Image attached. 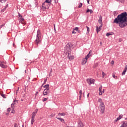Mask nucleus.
Masks as SVG:
<instances>
[{"label": "nucleus", "mask_w": 127, "mask_h": 127, "mask_svg": "<svg viewBox=\"0 0 127 127\" xmlns=\"http://www.w3.org/2000/svg\"><path fill=\"white\" fill-rule=\"evenodd\" d=\"M54 30H55V32H56V28H55V24H54Z\"/></svg>", "instance_id": "obj_43"}, {"label": "nucleus", "mask_w": 127, "mask_h": 127, "mask_svg": "<svg viewBox=\"0 0 127 127\" xmlns=\"http://www.w3.org/2000/svg\"><path fill=\"white\" fill-rule=\"evenodd\" d=\"M46 82H47V79H46L44 80V83H43L42 86H43V85H44L45 84H46Z\"/></svg>", "instance_id": "obj_34"}, {"label": "nucleus", "mask_w": 127, "mask_h": 127, "mask_svg": "<svg viewBox=\"0 0 127 127\" xmlns=\"http://www.w3.org/2000/svg\"><path fill=\"white\" fill-rule=\"evenodd\" d=\"M87 3H89V2H90V0H87Z\"/></svg>", "instance_id": "obj_46"}, {"label": "nucleus", "mask_w": 127, "mask_h": 127, "mask_svg": "<svg viewBox=\"0 0 127 127\" xmlns=\"http://www.w3.org/2000/svg\"><path fill=\"white\" fill-rule=\"evenodd\" d=\"M120 127H127V122H124Z\"/></svg>", "instance_id": "obj_17"}, {"label": "nucleus", "mask_w": 127, "mask_h": 127, "mask_svg": "<svg viewBox=\"0 0 127 127\" xmlns=\"http://www.w3.org/2000/svg\"><path fill=\"white\" fill-rule=\"evenodd\" d=\"M123 71H124L125 72H127V65H126L125 66V68H124Z\"/></svg>", "instance_id": "obj_33"}, {"label": "nucleus", "mask_w": 127, "mask_h": 127, "mask_svg": "<svg viewBox=\"0 0 127 127\" xmlns=\"http://www.w3.org/2000/svg\"><path fill=\"white\" fill-rule=\"evenodd\" d=\"M37 112H38V109H35V111L33 112L31 114V125H33L34 122H35V116L37 114Z\"/></svg>", "instance_id": "obj_4"}, {"label": "nucleus", "mask_w": 127, "mask_h": 127, "mask_svg": "<svg viewBox=\"0 0 127 127\" xmlns=\"http://www.w3.org/2000/svg\"><path fill=\"white\" fill-rule=\"evenodd\" d=\"M7 112H10V108H8L7 109Z\"/></svg>", "instance_id": "obj_44"}, {"label": "nucleus", "mask_w": 127, "mask_h": 127, "mask_svg": "<svg viewBox=\"0 0 127 127\" xmlns=\"http://www.w3.org/2000/svg\"><path fill=\"white\" fill-rule=\"evenodd\" d=\"M91 53H92L91 50L89 51L88 54L87 55V56L85 57L84 59H86V60H88V59H89V58H90V57L91 56Z\"/></svg>", "instance_id": "obj_9"}, {"label": "nucleus", "mask_w": 127, "mask_h": 127, "mask_svg": "<svg viewBox=\"0 0 127 127\" xmlns=\"http://www.w3.org/2000/svg\"><path fill=\"white\" fill-rule=\"evenodd\" d=\"M21 101H23V100H22H22H21Z\"/></svg>", "instance_id": "obj_58"}, {"label": "nucleus", "mask_w": 127, "mask_h": 127, "mask_svg": "<svg viewBox=\"0 0 127 127\" xmlns=\"http://www.w3.org/2000/svg\"><path fill=\"white\" fill-rule=\"evenodd\" d=\"M99 92L100 96H102V95H103V93H105V89H103V91H102V85L99 87Z\"/></svg>", "instance_id": "obj_8"}, {"label": "nucleus", "mask_w": 127, "mask_h": 127, "mask_svg": "<svg viewBox=\"0 0 127 127\" xmlns=\"http://www.w3.org/2000/svg\"><path fill=\"white\" fill-rule=\"evenodd\" d=\"M98 102L100 103L99 108L100 109L101 113L104 114V113H105V104L104 103V102L102 101L101 98L98 99Z\"/></svg>", "instance_id": "obj_3"}, {"label": "nucleus", "mask_w": 127, "mask_h": 127, "mask_svg": "<svg viewBox=\"0 0 127 127\" xmlns=\"http://www.w3.org/2000/svg\"><path fill=\"white\" fill-rule=\"evenodd\" d=\"M18 16L19 17H20V16H22V15H21L20 13H18Z\"/></svg>", "instance_id": "obj_45"}, {"label": "nucleus", "mask_w": 127, "mask_h": 127, "mask_svg": "<svg viewBox=\"0 0 127 127\" xmlns=\"http://www.w3.org/2000/svg\"><path fill=\"white\" fill-rule=\"evenodd\" d=\"M47 101V98H45L42 100V102H46Z\"/></svg>", "instance_id": "obj_37"}, {"label": "nucleus", "mask_w": 127, "mask_h": 127, "mask_svg": "<svg viewBox=\"0 0 127 127\" xmlns=\"http://www.w3.org/2000/svg\"><path fill=\"white\" fill-rule=\"evenodd\" d=\"M116 1H119V2H121L122 3H123L124 1H125V0H116Z\"/></svg>", "instance_id": "obj_27"}, {"label": "nucleus", "mask_w": 127, "mask_h": 127, "mask_svg": "<svg viewBox=\"0 0 127 127\" xmlns=\"http://www.w3.org/2000/svg\"><path fill=\"white\" fill-rule=\"evenodd\" d=\"M18 91V89L16 90V94H17V92Z\"/></svg>", "instance_id": "obj_52"}, {"label": "nucleus", "mask_w": 127, "mask_h": 127, "mask_svg": "<svg viewBox=\"0 0 127 127\" xmlns=\"http://www.w3.org/2000/svg\"><path fill=\"white\" fill-rule=\"evenodd\" d=\"M123 118V115H120L117 118V119L115 120V122H118V121H120L121 119Z\"/></svg>", "instance_id": "obj_18"}, {"label": "nucleus", "mask_w": 127, "mask_h": 127, "mask_svg": "<svg viewBox=\"0 0 127 127\" xmlns=\"http://www.w3.org/2000/svg\"><path fill=\"white\" fill-rule=\"evenodd\" d=\"M0 64H6V62L2 61H0Z\"/></svg>", "instance_id": "obj_28"}, {"label": "nucleus", "mask_w": 127, "mask_h": 127, "mask_svg": "<svg viewBox=\"0 0 127 127\" xmlns=\"http://www.w3.org/2000/svg\"><path fill=\"white\" fill-rule=\"evenodd\" d=\"M87 63V60L86 59H83L82 60V65H85Z\"/></svg>", "instance_id": "obj_19"}, {"label": "nucleus", "mask_w": 127, "mask_h": 127, "mask_svg": "<svg viewBox=\"0 0 127 127\" xmlns=\"http://www.w3.org/2000/svg\"><path fill=\"white\" fill-rule=\"evenodd\" d=\"M91 53H92L91 50L89 51L88 54L87 55V56L85 57L84 59H86V60H88V59H89V58H90V57L91 56Z\"/></svg>", "instance_id": "obj_10"}, {"label": "nucleus", "mask_w": 127, "mask_h": 127, "mask_svg": "<svg viewBox=\"0 0 127 127\" xmlns=\"http://www.w3.org/2000/svg\"><path fill=\"white\" fill-rule=\"evenodd\" d=\"M57 3V2H56V0H51L50 4H52V5H54V4H56Z\"/></svg>", "instance_id": "obj_16"}, {"label": "nucleus", "mask_w": 127, "mask_h": 127, "mask_svg": "<svg viewBox=\"0 0 127 127\" xmlns=\"http://www.w3.org/2000/svg\"><path fill=\"white\" fill-rule=\"evenodd\" d=\"M51 75H52V74L50 73V72L49 76H51Z\"/></svg>", "instance_id": "obj_54"}, {"label": "nucleus", "mask_w": 127, "mask_h": 127, "mask_svg": "<svg viewBox=\"0 0 127 127\" xmlns=\"http://www.w3.org/2000/svg\"><path fill=\"white\" fill-rule=\"evenodd\" d=\"M37 94H38V92L36 93V95H37Z\"/></svg>", "instance_id": "obj_55"}, {"label": "nucleus", "mask_w": 127, "mask_h": 127, "mask_svg": "<svg viewBox=\"0 0 127 127\" xmlns=\"http://www.w3.org/2000/svg\"><path fill=\"white\" fill-rule=\"evenodd\" d=\"M49 92H50L49 88L45 89L43 91V94L44 96H47V95H48V94H49Z\"/></svg>", "instance_id": "obj_7"}, {"label": "nucleus", "mask_w": 127, "mask_h": 127, "mask_svg": "<svg viewBox=\"0 0 127 127\" xmlns=\"http://www.w3.org/2000/svg\"><path fill=\"white\" fill-rule=\"evenodd\" d=\"M6 9V7H4L3 9L1 10V12H3V11H4V10H5Z\"/></svg>", "instance_id": "obj_35"}, {"label": "nucleus", "mask_w": 127, "mask_h": 127, "mask_svg": "<svg viewBox=\"0 0 127 127\" xmlns=\"http://www.w3.org/2000/svg\"><path fill=\"white\" fill-rule=\"evenodd\" d=\"M70 45H71V44H67L66 45V47H67V48H68V49H70Z\"/></svg>", "instance_id": "obj_30"}, {"label": "nucleus", "mask_w": 127, "mask_h": 127, "mask_svg": "<svg viewBox=\"0 0 127 127\" xmlns=\"http://www.w3.org/2000/svg\"><path fill=\"white\" fill-rule=\"evenodd\" d=\"M14 127H18V126H17V124H15Z\"/></svg>", "instance_id": "obj_42"}, {"label": "nucleus", "mask_w": 127, "mask_h": 127, "mask_svg": "<svg viewBox=\"0 0 127 127\" xmlns=\"http://www.w3.org/2000/svg\"><path fill=\"white\" fill-rule=\"evenodd\" d=\"M125 120H127V118H126Z\"/></svg>", "instance_id": "obj_59"}, {"label": "nucleus", "mask_w": 127, "mask_h": 127, "mask_svg": "<svg viewBox=\"0 0 127 127\" xmlns=\"http://www.w3.org/2000/svg\"><path fill=\"white\" fill-rule=\"evenodd\" d=\"M7 6H8V4H7L6 6H5L6 8H7Z\"/></svg>", "instance_id": "obj_49"}, {"label": "nucleus", "mask_w": 127, "mask_h": 127, "mask_svg": "<svg viewBox=\"0 0 127 127\" xmlns=\"http://www.w3.org/2000/svg\"><path fill=\"white\" fill-rule=\"evenodd\" d=\"M113 34H114V33H113V32H111V33H107L106 34V36L109 37V36H110V35H113Z\"/></svg>", "instance_id": "obj_24"}, {"label": "nucleus", "mask_w": 127, "mask_h": 127, "mask_svg": "<svg viewBox=\"0 0 127 127\" xmlns=\"http://www.w3.org/2000/svg\"><path fill=\"white\" fill-rule=\"evenodd\" d=\"M102 18L101 16H100L98 20V22L99 23H100V24H101V25L103 26V22L102 21Z\"/></svg>", "instance_id": "obj_13"}, {"label": "nucleus", "mask_w": 127, "mask_h": 127, "mask_svg": "<svg viewBox=\"0 0 127 127\" xmlns=\"http://www.w3.org/2000/svg\"><path fill=\"white\" fill-rule=\"evenodd\" d=\"M1 97H2V98H3L4 99H6V97L5 95L4 94H1Z\"/></svg>", "instance_id": "obj_36"}, {"label": "nucleus", "mask_w": 127, "mask_h": 127, "mask_svg": "<svg viewBox=\"0 0 127 127\" xmlns=\"http://www.w3.org/2000/svg\"><path fill=\"white\" fill-rule=\"evenodd\" d=\"M89 95H90V93H88V94H87V98H89Z\"/></svg>", "instance_id": "obj_51"}, {"label": "nucleus", "mask_w": 127, "mask_h": 127, "mask_svg": "<svg viewBox=\"0 0 127 127\" xmlns=\"http://www.w3.org/2000/svg\"><path fill=\"white\" fill-rule=\"evenodd\" d=\"M0 28H1V26L0 25Z\"/></svg>", "instance_id": "obj_56"}, {"label": "nucleus", "mask_w": 127, "mask_h": 127, "mask_svg": "<svg viewBox=\"0 0 127 127\" xmlns=\"http://www.w3.org/2000/svg\"><path fill=\"white\" fill-rule=\"evenodd\" d=\"M57 120H59V121H60L62 122V123H63L64 122V119L61 118H57Z\"/></svg>", "instance_id": "obj_22"}, {"label": "nucleus", "mask_w": 127, "mask_h": 127, "mask_svg": "<svg viewBox=\"0 0 127 127\" xmlns=\"http://www.w3.org/2000/svg\"><path fill=\"white\" fill-rule=\"evenodd\" d=\"M13 46H14V43H13Z\"/></svg>", "instance_id": "obj_57"}, {"label": "nucleus", "mask_w": 127, "mask_h": 127, "mask_svg": "<svg viewBox=\"0 0 127 127\" xmlns=\"http://www.w3.org/2000/svg\"><path fill=\"white\" fill-rule=\"evenodd\" d=\"M0 26H1V27L4 26V24H2L1 25H0Z\"/></svg>", "instance_id": "obj_47"}, {"label": "nucleus", "mask_w": 127, "mask_h": 127, "mask_svg": "<svg viewBox=\"0 0 127 127\" xmlns=\"http://www.w3.org/2000/svg\"><path fill=\"white\" fill-rule=\"evenodd\" d=\"M111 64H114V61H112Z\"/></svg>", "instance_id": "obj_50"}, {"label": "nucleus", "mask_w": 127, "mask_h": 127, "mask_svg": "<svg viewBox=\"0 0 127 127\" xmlns=\"http://www.w3.org/2000/svg\"><path fill=\"white\" fill-rule=\"evenodd\" d=\"M103 26L101 25L99 27H98V26H96V32L97 33H99V31H101V27H102Z\"/></svg>", "instance_id": "obj_11"}, {"label": "nucleus", "mask_w": 127, "mask_h": 127, "mask_svg": "<svg viewBox=\"0 0 127 127\" xmlns=\"http://www.w3.org/2000/svg\"><path fill=\"white\" fill-rule=\"evenodd\" d=\"M82 5H83V4L82 3H80L78 6V8H80V7H82Z\"/></svg>", "instance_id": "obj_31"}, {"label": "nucleus", "mask_w": 127, "mask_h": 127, "mask_svg": "<svg viewBox=\"0 0 127 127\" xmlns=\"http://www.w3.org/2000/svg\"><path fill=\"white\" fill-rule=\"evenodd\" d=\"M86 28H87V33H89V32H90V28H89V27L86 26Z\"/></svg>", "instance_id": "obj_29"}, {"label": "nucleus", "mask_w": 127, "mask_h": 127, "mask_svg": "<svg viewBox=\"0 0 127 127\" xmlns=\"http://www.w3.org/2000/svg\"><path fill=\"white\" fill-rule=\"evenodd\" d=\"M79 100H81V98H82V90L79 91Z\"/></svg>", "instance_id": "obj_20"}, {"label": "nucleus", "mask_w": 127, "mask_h": 127, "mask_svg": "<svg viewBox=\"0 0 127 127\" xmlns=\"http://www.w3.org/2000/svg\"><path fill=\"white\" fill-rule=\"evenodd\" d=\"M72 33H76V32H74V31L72 32Z\"/></svg>", "instance_id": "obj_53"}, {"label": "nucleus", "mask_w": 127, "mask_h": 127, "mask_svg": "<svg viewBox=\"0 0 127 127\" xmlns=\"http://www.w3.org/2000/svg\"><path fill=\"white\" fill-rule=\"evenodd\" d=\"M52 72V68H51V70L50 71V74H51Z\"/></svg>", "instance_id": "obj_48"}, {"label": "nucleus", "mask_w": 127, "mask_h": 127, "mask_svg": "<svg viewBox=\"0 0 127 127\" xmlns=\"http://www.w3.org/2000/svg\"><path fill=\"white\" fill-rule=\"evenodd\" d=\"M68 57L69 60L70 61L73 60V59H74V56H71V55H70L69 54H68Z\"/></svg>", "instance_id": "obj_14"}, {"label": "nucleus", "mask_w": 127, "mask_h": 127, "mask_svg": "<svg viewBox=\"0 0 127 127\" xmlns=\"http://www.w3.org/2000/svg\"><path fill=\"white\" fill-rule=\"evenodd\" d=\"M44 88H46V89H49V84H46L44 86Z\"/></svg>", "instance_id": "obj_26"}, {"label": "nucleus", "mask_w": 127, "mask_h": 127, "mask_svg": "<svg viewBox=\"0 0 127 127\" xmlns=\"http://www.w3.org/2000/svg\"><path fill=\"white\" fill-rule=\"evenodd\" d=\"M15 102H16V100H15L14 101L13 103L11 104V107L12 109H13V106H14V105H15Z\"/></svg>", "instance_id": "obj_21"}, {"label": "nucleus", "mask_w": 127, "mask_h": 127, "mask_svg": "<svg viewBox=\"0 0 127 127\" xmlns=\"http://www.w3.org/2000/svg\"><path fill=\"white\" fill-rule=\"evenodd\" d=\"M62 116L63 117H64V116H66V114H65V113H59V116Z\"/></svg>", "instance_id": "obj_23"}, {"label": "nucleus", "mask_w": 127, "mask_h": 127, "mask_svg": "<svg viewBox=\"0 0 127 127\" xmlns=\"http://www.w3.org/2000/svg\"><path fill=\"white\" fill-rule=\"evenodd\" d=\"M113 22L119 24V26L121 28L126 27L127 26V12H124L118 15Z\"/></svg>", "instance_id": "obj_1"}, {"label": "nucleus", "mask_w": 127, "mask_h": 127, "mask_svg": "<svg viewBox=\"0 0 127 127\" xmlns=\"http://www.w3.org/2000/svg\"><path fill=\"white\" fill-rule=\"evenodd\" d=\"M122 76H124V75H126V71H123V72L122 73Z\"/></svg>", "instance_id": "obj_40"}, {"label": "nucleus", "mask_w": 127, "mask_h": 127, "mask_svg": "<svg viewBox=\"0 0 127 127\" xmlns=\"http://www.w3.org/2000/svg\"><path fill=\"white\" fill-rule=\"evenodd\" d=\"M74 30H76V31H78V30H79V28H78V27H75V28H74Z\"/></svg>", "instance_id": "obj_39"}, {"label": "nucleus", "mask_w": 127, "mask_h": 127, "mask_svg": "<svg viewBox=\"0 0 127 127\" xmlns=\"http://www.w3.org/2000/svg\"><path fill=\"white\" fill-rule=\"evenodd\" d=\"M36 38V39L35 40V44L38 46V45L41 43V33L40 32V30L39 29H38L37 31Z\"/></svg>", "instance_id": "obj_2"}, {"label": "nucleus", "mask_w": 127, "mask_h": 127, "mask_svg": "<svg viewBox=\"0 0 127 127\" xmlns=\"http://www.w3.org/2000/svg\"><path fill=\"white\" fill-rule=\"evenodd\" d=\"M50 3H51V0H46L45 1L42 3V7L45 8H49L50 6Z\"/></svg>", "instance_id": "obj_5"}, {"label": "nucleus", "mask_w": 127, "mask_h": 127, "mask_svg": "<svg viewBox=\"0 0 127 127\" xmlns=\"http://www.w3.org/2000/svg\"><path fill=\"white\" fill-rule=\"evenodd\" d=\"M6 1V0H0V2H1L2 3H3Z\"/></svg>", "instance_id": "obj_32"}, {"label": "nucleus", "mask_w": 127, "mask_h": 127, "mask_svg": "<svg viewBox=\"0 0 127 127\" xmlns=\"http://www.w3.org/2000/svg\"><path fill=\"white\" fill-rule=\"evenodd\" d=\"M112 77H113V78H114L115 79H117V78H118V77L116 76V75H115V74H113L112 75Z\"/></svg>", "instance_id": "obj_38"}, {"label": "nucleus", "mask_w": 127, "mask_h": 127, "mask_svg": "<svg viewBox=\"0 0 127 127\" xmlns=\"http://www.w3.org/2000/svg\"><path fill=\"white\" fill-rule=\"evenodd\" d=\"M87 82L89 85H92V84H95V79H92V78H88L87 79Z\"/></svg>", "instance_id": "obj_6"}, {"label": "nucleus", "mask_w": 127, "mask_h": 127, "mask_svg": "<svg viewBox=\"0 0 127 127\" xmlns=\"http://www.w3.org/2000/svg\"><path fill=\"white\" fill-rule=\"evenodd\" d=\"M105 75H106V74L105 73V72H102V77H103V78H104V77H105Z\"/></svg>", "instance_id": "obj_41"}, {"label": "nucleus", "mask_w": 127, "mask_h": 127, "mask_svg": "<svg viewBox=\"0 0 127 127\" xmlns=\"http://www.w3.org/2000/svg\"><path fill=\"white\" fill-rule=\"evenodd\" d=\"M0 67H1V68H5L7 67V65H6L5 64H0Z\"/></svg>", "instance_id": "obj_15"}, {"label": "nucleus", "mask_w": 127, "mask_h": 127, "mask_svg": "<svg viewBox=\"0 0 127 127\" xmlns=\"http://www.w3.org/2000/svg\"><path fill=\"white\" fill-rule=\"evenodd\" d=\"M86 12H90V13H92L93 12V10L92 9H88Z\"/></svg>", "instance_id": "obj_25"}, {"label": "nucleus", "mask_w": 127, "mask_h": 127, "mask_svg": "<svg viewBox=\"0 0 127 127\" xmlns=\"http://www.w3.org/2000/svg\"><path fill=\"white\" fill-rule=\"evenodd\" d=\"M19 19H20L19 22H20V23H22V24H24V23L23 22V21H24V18H23V17H22V16H20V17H19Z\"/></svg>", "instance_id": "obj_12"}]
</instances>
